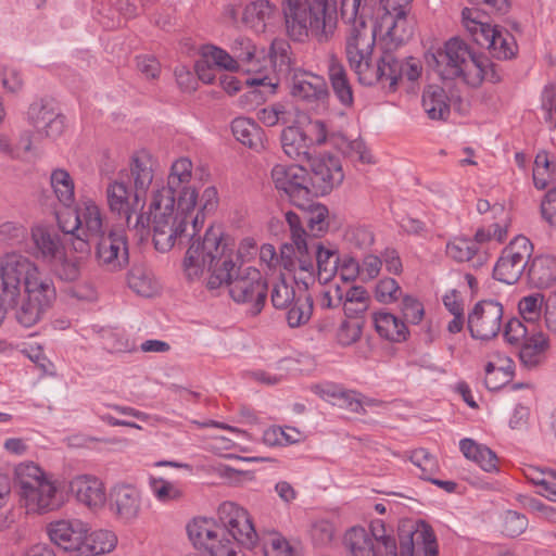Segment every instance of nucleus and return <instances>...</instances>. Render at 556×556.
I'll return each mask as SVG.
<instances>
[{
	"instance_id": "nucleus-1",
	"label": "nucleus",
	"mask_w": 556,
	"mask_h": 556,
	"mask_svg": "<svg viewBox=\"0 0 556 556\" xmlns=\"http://www.w3.org/2000/svg\"><path fill=\"white\" fill-rule=\"evenodd\" d=\"M249 249H256L253 240H243L236 251L233 247L223 242L222 232L211 226L205 230L204 241L188 248L184 261L186 276L189 280H195L206 269L210 273L206 287L210 290L228 286L231 299L239 304L249 305V312L257 315L266 303L268 285L255 267L237 270L242 251Z\"/></svg>"
},
{
	"instance_id": "nucleus-2",
	"label": "nucleus",
	"mask_w": 556,
	"mask_h": 556,
	"mask_svg": "<svg viewBox=\"0 0 556 556\" xmlns=\"http://www.w3.org/2000/svg\"><path fill=\"white\" fill-rule=\"evenodd\" d=\"M348 23L352 26L346 38V56L362 85L380 83L394 90L399 80L406 78L415 81L420 77L422 67L415 58L400 60L390 51L381 50L378 62L372 64L371 55L378 36L376 27L367 25L362 14L356 22Z\"/></svg>"
},
{
	"instance_id": "nucleus-3",
	"label": "nucleus",
	"mask_w": 556,
	"mask_h": 556,
	"mask_svg": "<svg viewBox=\"0 0 556 556\" xmlns=\"http://www.w3.org/2000/svg\"><path fill=\"white\" fill-rule=\"evenodd\" d=\"M400 553L392 530L381 519L370 521L369 531L353 527L345 534V544L352 556H438L437 538L422 520L408 521L399 527Z\"/></svg>"
},
{
	"instance_id": "nucleus-4",
	"label": "nucleus",
	"mask_w": 556,
	"mask_h": 556,
	"mask_svg": "<svg viewBox=\"0 0 556 556\" xmlns=\"http://www.w3.org/2000/svg\"><path fill=\"white\" fill-rule=\"evenodd\" d=\"M203 223L204 217L201 212H195V207L185 208L178 201L151 194L148 217L140 213L134 227H151L155 249L165 253L185 241L190 242L189 248L204 241L205 233L199 235Z\"/></svg>"
},
{
	"instance_id": "nucleus-5",
	"label": "nucleus",
	"mask_w": 556,
	"mask_h": 556,
	"mask_svg": "<svg viewBox=\"0 0 556 556\" xmlns=\"http://www.w3.org/2000/svg\"><path fill=\"white\" fill-rule=\"evenodd\" d=\"M220 525L207 518H195L187 526L190 541L203 547L210 556L237 549L238 544L252 548L257 542V533L249 513L231 502L218 507Z\"/></svg>"
},
{
	"instance_id": "nucleus-6",
	"label": "nucleus",
	"mask_w": 556,
	"mask_h": 556,
	"mask_svg": "<svg viewBox=\"0 0 556 556\" xmlns=\"http://www.w3.org/2000/svg\"><path fill=\"white\" fill-rule=\"evenodd\" d=\"M427 62L443 79L462 77L471 87L480 86L483 80L494 84L501 79L493 62L485 55L476 54L458 38L450 39L444 49L427 55Z\"/></svg>"
},
{
	"instance_id": "nucleus-7",
	"label": "nucleus",
	"mask_w": 556,
	"mask_h": 556,
	"mask_svg": "<svg viewBox=\"0 0 556 556\" xmlns=\"http://www.w3.org/2000/svg\"><path fill=\"white\" fill-rule=\"evenodd\" d=\"M287 35L295 41L309 36L323 42L332 36L338 23V0H282Z\"/></svg>"
},
{
	"instance_id": "nucleus-8",
	"label": "nucleus",
	"mask_w": 556,
	"mask_h": 556,
	"mask_svg": "<svg viewBox=\"0 0 556 556\" xmlns=\"http://www.w3.org/2000/svg\"><path fill=\"white\" fill-rule=\"evenodd\" d=\"M58 226L75 252L89 254L92 241L106 232L101 207L90 198L78 201L72 213H56Z\"/></svg>"
},
{
	"instance_id": "nucleus-9",
	"label": "nucleus",
	"mask_w": 556,
	"mask_h": 556,
	"mask_svg": "<svg viewBox=\"0 0 556 556\" xmlns=\"http://www.w3.org/2000/svg\"><path fill=\"white\" fill-rule=\"evenodd\" d=\"M21 504L28 514H46L62 504L55 481L33 462L21 463L14 470Z\"/></svg>"
},
{
	"instance_id": "nucleus-10",
	"label": "nucleus",
	"mask_w": 556,
	"mask_h": 556,
	"mask_svg": "<svg viewBox=\"0 0 556 556\" xmlns=\"http://www.w3.org/2000/svg\"><path fill=\"white\" fill-rule=\"evenodd\" d=\"M45 285H53L39 277L38 267L27 256L9 252L0 257V300L16 306L22 290L40 289Z\"/></svg>"
},
{
	"instance_id": "nucleus-11",
	"label": "nucleus",
	"mask_w": 556,
	"mask_h": 556,
	"mask_svg": "<svg viewBox=\"0 0 556 556\" xmlns=\"http://www.w3.org/2000/svg\"><path fill=\"white\" fill-rule=\"evenodd\" d=\"M462 17L473 40L479 46L488 48L493 58L508 60L517 54L518 47L514 36L508 30L484 21L479 10L465 8Z\"/></svg>"
},
{
	"instance_id": "nucleus-12",
	"label": "nucleus",
	"mask_w": 556,
	"mask_h": 556,
	"mask_svg": "<svg viewBox=\"0 0 556 556\" xmlns=\"http://www.w3.org/2000/svg\"><path fill=\"white\" fill-rule=\"evenodd\" d=\"M191 178L192 162L188 157H179L170 166L167 184L155 186L151 194L178 201L185 208L195 207L198 192Z\"/></svg>"
},
{
	"instance_id": "nucleus-13",
	"label": "nucleus",
	"mask_w": 556,
	"mask_h": 556,
	"mask_svg": "<svg viewBox=\"0 0 556 556\" xmlns=\"http://www.w3.org/2000/svg\"><path fill=\"white\" fill-rule=\"evenodd\" d=\"M532 243L523 236L515 237L502 251L493 268V277L504 283H516L529 265Z\"/></svg>"
},
{
	"instance_id": "nucleus-14",
	"label": "nucleus",
	"mask_w": 556,
	"mask_h": 556,
	"mask_svg": "<svg viewBox=\"0 0 556 556\" xmlns=\"http://www.w3.org/2000/svg\"><path fill=\"white\" fill-rule=\"evenodd\" d=\"M276 188L282 191L294 206H306L309 195L307 170L301 165L277 164L271 169Z\"/></svg>"
},
{
	"instance_id": "nucleus-15",
	"label": "nucleus",
	"mask_w": 556,
	"mask_h": 556,
	"mask_svg": "<svg viewBox=\"0 0 556 556\" xmlns=\"http://www.w3.org/2000/svg\"><path fill=\"white\" fill-rule=\"evenodd\" d=\"M503 305L494 300L478 302L468 315V329L473 339L488 341L502 328Z\"/></svg>"
},
{
	"instance_id": "nucleus-16",
	"label": "nucleus",
	"mask_w": 556,
	"mask_h": 556,
	"mask_svg": "<svg viewBox=\"0 0 556 556\" xmlns=\"http://www.w3.org/2000/svg\"><path fill=\"white\" fill-rule=\"evenodd\" d=\"M99 265L109 271H118L129 262L127 239L123 231L110 229L94 239Z\"/></svg>"
},
{
	"instance_id": "nucleus-17",
	"label": "nucleus",
	"mask_w": 556,
	"mask_h": 556,
	"mask_svg": "<svg viewBox=\"0 0 556 556\" xmlns=\"http://www.w3.org/2000/svg\"><path fill=\"white\" fill-rule=\"evenodd\" d=\"M307 163L311 166L308 185L312 186L313 195H325L342 182L344 175L338 157L323 154L313 156Z\"/></svg>"
},
{
	"instance_id": "nucleus-18",
	"label": "nucleus",
	"mask_w": 556,
	"mask_h": 556,
	"mask_svg": "<svg viewBox=\"0 0 556 556\" xmlns=\"http://www.w3.org/2000/svg\"><path fill=\"white\" fill-rule=\"evenodd\" d=\"M47 531L55 545L72 553V556H80V547L84 546L90 527L77 518L60 519L50 522Z\"/></svg>"
},
{
	"instance_id": "nucleus-19",
	"label": "nucleus",
	"mask_w": 556,
	"mask_h": 556,
	"mask_svg": "<svg viewBox=\"0 0 556 556\" xmlns=\"http://www.w3.org/2000/svg\"><path fill=\"white\" fill-rule=\"evenodd\" d=\"M381 50L390 51L404 45L413 36V25L406 17L405 12L384 13L377 25H375Z\"/></svg>"
},
{
	"instance_id": "nucleus-20",
	"label": "nucleus",
	"mask_w": 556,
	"mask_h": 556,
	"mask_svg": "<svg viewBox=\"0 0 556 556\" xmlns=\"http://www.w3.org/2000/svg\"><path fill=\"white\" fill-rule=\"evenodd\" d=\"M155 166L156 161L153 156L141 150L132 155L128 170H123L124 179L132 182L136 204L147 202V192L153 182Z\"/></svg>"
},
{
	"instance_id": "nucleus-21",
	"label": "nucleus",
	"mask_w": 556,
	"mask_h": 556,
	"mask_svg": "<svg viewBox=\"0 0 556 556\" xmlns=\"http://www.w3.org/2000/svg\"><path fill=\"white\" fill-rule=\"evenodd\" d=\"M21 305L18 303L15 308V317L17 321L28 328L34 326L39 319L43 311L50 306L55 299V289L53 285H45L40 289H30L25 292ZM20 298L17 299V302Z\"/></svg>"
},
{
	"instance_id": "nucleus-22",
	"label": "nucleus",
	"mask_w": 556,
	"mask_h": 556,
	"mask_svg": "<svg viewBox=\"0 0 556 556\" xmlns=\"http://www.w3.org/2000/svg\"><path fill=\"white\" fill-rule=\"evenodd\" d=\"M27 119L36 131L47 138L59 137L65 127V117L58 112L50 100H36L27 111Z\"/></svg>"
},
{
	"instance_id": "nucleus-23",
	"label": "nucleus",
	"mask_w": 556,
	"mask_h": 556,
	"mask_svg": "<svg viewBox=\"0 0 556 556\" xmlns=\"http://www.w3.org/2000/svg\"><path fill=\"white\" fill-rule=\"evenodd\" d=\"M105 193L110 211L125 219L127 227H130L132 214L142 211L146 203H135V191L128 188L124 172H119L118 178L108 185Z\"/></svg>"
},
{
	"instance_id": "nucleus-24",
	"label": "nucleus",
	"mask_w": 556,
	"mask_h": 556,
	"mask_svg": "<svg viewBox=\"0 0 556 556\" xmlns=\"http://www.w3.org/2000/svg\"><path fill=\"white\" fill-rule=\"evenodd\" d=\"M30 235L33 254L48 264L53 260H61L65 251V242H70L64 235L61 236L55 228L47 225L34 226Z\"/></svg>"
},
{
	"instance_id": "nucleus-25",
	"label": "nucleus",
	"mask_w": 556,
	"mask_h": 556,
	"mask_svg": "<svg viewBox=\"0 0 556 556\" xmlns=\"http://www.w3.org/2000/svg\"><path fill=\"white\" fill-rule=\"evenodd\" d=\"M290 93L293 98L314 106L324 105L329 97L324 77L308 72H295L293 74Z\"/></svg>"
},
{
	"instance_id": "nucleus-26",
	"label": "nucleus",
	"mask_w": 556,
	"mask_h": 556,
	"mask_svg": "<svg viewBox=\"0 0 556 556\" xmlns=\"http://www.w3.org/2000/svg\"><path fill=\"white\" fill-rule=\"evenodd\" d=\"M110 509L124 522L138 518L141 510V495L137 488L130 484H118L109 494Z\"/></svg>"
},
{
	"instance_id": "nucleus-27",
	"label": "nucleus",
	"mask_w": 556,
	"mask_h": 556,
	"mask_svg": "<svg viewBox=\"0 0 556 556\" xmlns=\"http://www.w3.org/2000/svg\"><path fill=\"white\" fill-rule=\"evenodd\" d=\"M70 490L79 503L90 509H99L105 504L104 485L93 476L81 475L73 478L70 482Z\"/></svg>"
},
{
	"instance_id": "nucleus-28",
	"label": "nucleus",
	"mask_w": 556,
	"mask_h": 556,
	"mask_svg": "<svg viewBox=\"0 0 556 556\" xmlns=\"http://www.w3.org/2000/svg\"><path fill=\"white\" fill-rule=\"evenodd\" d=\"M446 254L456 262H470L475 269L488 262V253L469 238H454L446 244Z\"/></svg>"
},
{
	"instance_id": "nucleus-29",
	"label": "nucleus",
	"mask_w": 556,
	"mask_h": 556,
	"mask_svg": "<svg viewBox=\"0 0 556 556\" xmlns=\"http://www.w3.org/2000/svg\"><path fill=\"white\" fill-rule=\"evenodd\" d=\"M313 139L308 138L299 127H287L281 134L283 152L299 162H309L313 157L311 148Z\"/></svg>"
},
{
	"instance_id": "nucleus-30",
	"label": "nucleus",
	"mask_w": 556,
	"mask_h": 556,
	"mask_svg": "<svg viewBox=\"0 0 556 556\" xmlns=\"http://www.w3.org/2000/svg\"><path fill=\"white\" fill-rule=\"evenodd\" d=\"M372 323L377 333L388 341L401 343L406 341L409 336L405 321L389 312L374 313Z\"/></svg>"
},
{
	"instance_id": "nucleus-31",
	"label": "nucleus",
	"mask_w": 556,
	"mask_h": 556,
	"mask_svg": "<svg viewBox=\"0 0 556 556\" xmlns=\"http://www.w3.org/2000/svg\"><path fill=\"white\" fill-rule=\"evenodd\" d=\"M231 56L237 61V70L240 66L245 71H258L261 68V60L265 59V51L258 50L253 41L244 36H238L230 45Z\"/></svg>"
},
{
	"instance_id": "nucleus-32",
	"label": "nucleus",
	"mask_w": 556,
	"mask_h": 556,
	"mask_svg": "<svg viewBox=\"0 0 556 556\" xmlns=\"http://www.w3.org/2000/svg\"><path fill=\"white\" fill-rule=\"evenodd\" d=\"M312 254H315L317 279L320 283L329 282L338 273L340 257L334 249L325 248L315 239H309Z\"/></svg>"
},
{
	"instance_id": "nucleus-33",
	"label": "nucleus",
	"mask_w": 556,
	"mask_h": 556,
	"mask_svg": "<svg viewBox=\"0 0 556 556\" xmlns=\"http://www.w3.org/2000/svg\"><path fill=\"white\" fill-rule=\"evenodd\" d=\"M422 108L430 119L444 121L451 112L450 98L438 85H429L422 92Z\"/></svg>"
},
{
	"instance_id": "nucleus-34",
	"label": "nucleus",
	"mask_w": 556,
	"mask_h": 556,
	"mask_svg": "<svg viewBox=\"0 0 556 556\" xmlns=\"http://www.w3.org/2000/svg\"><path fill=\"white\" fill-rule=\"evenodd\" d=\"M231 131L235 138L243 146L254 151L264 149V130L249 117H237L231 122Z\"/></svg>"
},
{
	"instance_id": "nucleus-35",
	"label": "nucleus",
	"mask_w": 556,
	"mask_h": 556,
	"mask_svg": "<svg viewBox=\"0 0 556 556\" xmlns=\"http://www.w3.org/2000/svg\"><path fill=\"white\" fill-rule=\"evenodd\" d=\"M276 7L268 0H255L248 3L242 12V23L253 31L264 33Z\"/></svg>"
},
{
	"instance_id": "nucleus-36",
	"label": "nucleus",
	"mask_w": 556,
	"mask_h": 556,
	"mask_svg": "<svg viewBox=\"0 0 556 556\" xmlns=\"http://www.w3.org/2000/svg\"><path fill=\"white\" fill-rule=\"evenodd\" d=\"M328 76L339 102L344 106H351L353 104V91L348 73L343 64L333 56L328 60Z\"/></svg>"
},
{
	"instance_id": "nucleus-37",
	"label": "nucleus",
	"mask_w": 556,
	"mask_h": 556,
	"mask_svg": "<svg viewBox=\"0 0 556 556\" xmlns=\"http://www.w3.org/2000/svg\"><path fill=\"white\" fill-rule=\"evenodd\" d=\"M459 448L467 459L475 462L482 470L486 472L497 470V456L486 445L466 438L459 441Z\"/></svg>"
},
{
	"instance_id": "nucleus-38",
	"label": "nucleus",
	"mask_w": 556,
	"mask_h": 556,
	"mask_svg": "<svg viewBox=\"0 0 556 556\" xmlns=\"http://www.w3.org/2000/svg\"><path fill=\"white\" fill-rule=\"evenodd\" d=\"M528 276L538 288H548L556 282V257L535 256L529 265Z\"/></svg>"
},
{
	"instance_id": "nucleus-39",
	"label": "nucleus",
	"mask_w": 556,
	"mask_h": 556,
	"mask_svg": "<svg viewBox=\"0 0 556 556\" xmlns=\"http://www.w3.org/2000/svg\"><path fill=\"white\" fill-rule=\"evenodd\" d=\"M117 543L116 535L110 530H96L87 533L84 546L80 547V556H97L110 553Z\"/></svg>"
},
{
	"instance_id": "nucleus-40",
	"label": "nucleus",
	"mask_w": 556,
	"mask_h": 556,
	"mask_svg": "<svg viewBox=\"0 0 556 556\" xmlns=\"http://www.w3.org/2000/svg\"><path fill=\"white\" fill-rule=\"evenodd\" d=\"M547 348V339L543 332H533L520 344L519 358L527 368H534L541 362L542 354Z\"/></svg>"
},
{
	"instance_id": "nucleus-41",
	"label": "nucleus",
	"mask_w": 556,
	"mask_h": 556,
	"mask_svg": "<svg viewBox=\"0 0 556 556\" xmlns=\"http://www.w3.org/2000/svg\"><path fill=\"white\" fill-rule=\"evenodd\" d=\"M50 185L58 201L64 207H71L75 202V186L70 173L63 168L52 170Z\"/></svg>"
},
{
	"instance_id": "nucleus-42",
	"label": "nucleus",
	"mask_w": 556,
	"mask_h": 556,
	"mask_svg": "<svg viewBox=\"0 0 556 556\" xmlns=\"http://www.w3.org/2000/svg\"><path fill=\"white\" fill-rule=\"evenodd\" d=\"M296 256L293 257L294 251L289 245H283L280 253L281 267L289 273L303 271V270H315V265L312 258V252L309 241H307V250L300 251L295 248Z\"/></svg>"
},
{
	"instance_id": "nucleus-43",
	"label": "nucleus",
	"mask_w": 556,
	"mask_h": 556,
	"mask_svg": "<svg viewBox=\"0 0 556 556\" xmlns=\"http://www.w3.org/2000/svg\"><path fill=\"white\" fill-rule=\"evenodd\" d=\"M313 195H309L308 204L306 206H298L303 211V220L307 225L309 231L314 237H318L328 228L326 220L328 216V208L319 203L313 202Z\"/></svg>"
},
{
	"instance_id": "nucleus-44",
	"label": "nucleus",
	"mask_w": 556,
	"mask_h": 556,
	"mask_svg": "<svg viewBox=\"0 0 556 556\" xmlns=\"http://www.w3.org/2000/svg\"><path fill=\"white\" fill-rule=\"evenodd\" d=\"M556 178V162L549 157L547 151L542 150L538 152L534 160L533 167V182L534 186L542 190Z\"/></svg>"
},
{
	"instance_id": "nucleus-45",
	"label": "nucleus",
	"mask_w": 556,
	"mask_h": 556,
	"mask_svg": "<svg viewBox=\"0 0 556 556\" xmlns=\"http://www.w3.org/2000/svg\"><path fill=\"white\" fill-rule=\"evenodd\" d=\"M369 294L361 286L351 287L343 292V309L348 317L354 318L361 316L368 308Z\"/></svg>"
},
{
	"instance_id": "nucleus-46",
	"label": "nucleus",
	"mask_w": 556,
	"mask_h": 556,
	"mask_svg": "<svg viewBox=\"0 0 556 556\" xmlns=\"http://www.w3.org/2000/svg\"><path fill=\"white\" fill-rule=\"evenodd\" d=\"M287 323L291 328L305 325L313 314V299L309 294L299 295L287 308Z\"/></svg>"
},
{
	"instance_id": "nucleus-47",
	"label": "nucleus",
	"mask_w": 556,
	"mask_h": 556,
	"mask_svg": "<svg viewBox=\"0 0 556 556\" xmlns=\"http://www.w3.org/2000/svg\"><path fill=\"white\" fill-rule=\"evenodd\" d=\"M128 287L141 296H152L156 291V285L151 274L141 266H134L127 275Z\"/></svg>"
},
{
	"instance_id": "nucleus-48",
	"label": "nucleus",
	"mask_w": 556,
	"mask_h": 556,
	"mask_svg": "<svg viewBox=\"0 0 556 556\" xmlns=\"http://www.w3.org/2000/svg\"><path fill=\"white\" fill-rule=\"evenodd\" d=\"M513 362L507 359L506 366L495 367L493 363L485 366L484 384L490 391H497L506 386L513 378Z\"/></svg>"
},
{
	"instance_id": "nucleus-49",
	"label": "nucleus",
	"mask_w": 556,
	"mask_h": 556,
	"mask_svg": "<svg viewBox=\"0 0 556 556\" xmlns=\"http://www.w3.org/2000/svg\"><path fill=\"white\" fill-rule=\"evenodd\" d=\"M544 296L540 293H533L523 296L518 304L522 320L536 328V323L541 320Z\"/></svg>"
},
{
	"instance_id": "nucleus-50",
	"label": "nucleus",
	"mask_w": 556,
	"mask_h": 556,
	"mask_svg": "<svg viewBox=\"0 0 556 556\" xmlns=\"http://www.w3.org/2000/svg\"><path fill=\"white\" fill-rule=\"evenodd\" d=\"M336 146L340 153L352 161L362 163H371V155L368 153L366 146L362 139H349L340 137L337 139Z\"/></svg>"
},
{
	"instance_id": "nucleus-51",
	"label": "nucleus",
	"mask_w": 556,
	"mask_h": 556,
	"mask_svg": "<svg viewBox=\"0 0 556 556\" xmlns=\"http://www.w3.org/2000/svg\"><path fill=\"white\" fill-rule=\"evenodd\" d=\"M200 55L203 56L220 70L237 71V61L226 50L214 45H204L200 49Z\"/></svg>"
},
{
	"instance_id": "nucleus-52",
	"label": "nucleus",
	"mask_w": 556,
	"mask_h": 556,
	"mask_svg": "<svg viewBox=\"0 0 556 556\" xmlns=\"http://www.w3.org/2000/svg\"><path fill=\"white\" fill-rule=\"evenodd\" d=\"M265 556H300L291 543L280 533L273 532L264 540Z\"/></svg>"
},
{
	"instance_id": "nucleus-53",
	"label": "nucleus",
	"mask_w": 556,
	"mask_h": 556,
	"mask_svg": "<svg viewBox=\"0 0 556 556\" xmlns=\"http://www.w3.org/2000/svg\"><path fill=\"white\" fill-rule=\"evenodd\" d=\"M533 332H538L535 327H532L518 318H511L505 325L503 334L508 343L520 345Z\"/></svg>"
},
{
	"instance_id": "nucleus-54",
	"label": "nucleus",
	"mask_w": 556,
	"mask_h": 556,
	"mask_svg": "<svg viewBox=\"0 0 556 556\" xmlns=\"http://www.w3.org/2000/svg\"><path fill=\"white\" fill-rule=\"evenodd\" d=\"M296 298L293 286L285 277L274 283L270 299L275 308L287 309Z\"/></svg>"
},
{
	"instance_id": "nucleus-55",
	"label": "nucleus",
	"mask_w": 556,
	"mask_h": 556,
	"mask_svg": "<svg viewBox=\"0 0 556 556\" xmlns=\"http://www.w3.org/2000/svg\"><path fill=\"white\" fill-rule=\"evenodd\" d=\"M49 264L53 267L55 275L64 281H74L80 275L78 258L67 257L65 251L61 260H53Z\"/></svg>"
},
{
	"instance_id": "nucleus-56",
	"label": "nucleus",
	"mask_w": 556,
	"mask_h": 556,
	"mask_svg": "<svg viewBox=\"0 0 556 556\" xmlns=\"http://www.w3.org/2000/svg\"><path fill=\"white\" fill-rule=\"evenodd\" d=\"M150 488L155 498L162 503H168L181 496L177 485L163 478L151 479Z\"/></svg>"
},
{
	"instance_id": "nucleus-57",
	"label": "nucleus",
	"mask_w": 556,
	"mask_h": 556,
	"mask_svg": "<svg viewBox=\"0 0 556 556\" xmlns=\"http://www.w3.org/2000/svg\"><path fill=\"white\" fill-rule=\"evenodd\" d=\"M290 46L283 40H274L270 46L269 61L280 73L288 72L290 68Z\"/></svg>"
},
{
	"instance_id": "nucleus-58",
	"label": "nucleus",
	"mask_w": 556,
	"mask_h": 556,
	"mask_svg": "<svg viewBox=\"0 0 556 556\" xmlns=\"http://www.w3.org/2000/svg\"><path fill=\"white\" fill-rule=\"evenodd\" d=\"M401 295V287L394 278L381 279L376 285L375 296L380 303H394L400 299Z\"/></svg>"
},
{
	"instance_id": "nucleus-59",
	"label": "nucleus",
	"mask_w": 556,
	"mask_h": 556,
	"mask_svg": "<svg viewBox=\"0 0 556 556\" xmlns=\"http://www.w3.org/2000/svg\"><path fill=\"white\" fill-rule=\"evenodd\" d=\"M286 220L290 227L291 239L294 247L300 251H306L307 241H309V239H307V233L302 227V222H304L303 214L299 215L293 212H287Z\"/></svg>"
},
{
	"instance_id": "nucleus-60",
	"label": "nucleus",
	"mask_w": 556,
	"mask_h": 556,
	"mask_svg": "<svg viewBox=\"0 0 556 556\" xmlns=\"http://www.w3.org/2000/svg\"><path fill=\"white\" fill-rule=\"evenodd\" d=\"M400 308L403 318L412 325H418L425 316L422 303L413 295H404L402 298Z\"/></svg>"
},
{
	"instance_id": "nucleus-61",
	"label": "nucleus",
	"mask_w": 556,
	"mask_h": 556,
	"mask_svg": "<svg viewBox=\"0 0 556 556\" xmlns=\"http://www.w3.org/2000/svg\"><path fill=\"white\" fill-rule=\"evenodd\" d=\"M27 236V229L22 224L4 222L0 225V239L10 244H23Z\"/></svg>"
},
{
	"instance_id": "nucleus-62",
	"label": "nucleus",
	"mask_w": 556,
	"mask_h": 556,
	"mask_svg": "<svg viewBox=\"0 0 556 556\" xmlns=\"http://www.w3.org/2000/svg\"><path fill=\"white\" fill-rule=\"evenodd\" d=\"M349 244L358 250H365L372 245L374 233L365 226L350 228L345 233Z\"/></svg>"
},
{
	"instance_id": "nucleus-63",
	"label": "nucleus",
	"mask_w": 556,
	"mask_h": 556,
	"mask_svg": "<svg viewBox=\"0 0 556 556\" xmlns=\"http://www.w3.org/2000/svg\"><path fill=\"white\" fill-rule=\"evenodd\" d=\"M528 527L526 516L515 511L507 510L504 515L503 531L506 535L515 538L520 535Z\"/></svg>"
},
{
	"instance_id": "nucleus-64",
	"label": "nucleus",
	"mask_w": 556,
	"mask_h": 556,
	"mask_svg": "<svg viewBox=\"0 0 556 556\" xmlns=\"http://www.w3.org/2000/svg\"><path fill=\"white\" fill-rule=\"evenodd\" d=\"M311 535L315 544L326 545L333 539L334 526L326 519L317 520L312 525Z\"/></svg>"
}]
</instances>
